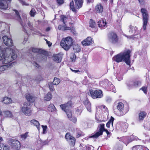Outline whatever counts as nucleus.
Returning a JSON list of instances; mask_svg holds the SVG:
<instances>
[{
  "label": "nucleus",
  "mask_w": 150,
  "mask_h": 150,
  "mask_svg": "<svg viewBox=\"0 0 150 150\" xmlns=\"http://www.w3.org/2000/svg\"><path fill=\"white\" fill-rule=\"evenodd\" d=\"M16 58L17 55L14 50L5 47L1 60L3 64H6L10 63Z\"/></svg>",
  "instance_id": "nucleus-1"
},
{
  "label": "nucleus",
  "mask_w": 150,
  "mask_h": 150,
  "mask_svg": "<svg viewBox=\"0 0 150 150\" xmlns=\"http://www.w3.org/2000/svg\"><path fill=\"white\" fill-rule=\"evenodd\" d=\"M130 52L131 51L128 50L115 56L113 58V60L118 63L123 60L127 65H129L130 64Z\"/></svg>",
  "instance_id": "nucleus-2"
},
{
  "label": "nucleus",
  "mask_w": 150,
  "mask_h": 150,
  "mask_svg": "<svg viewBox=\"0 0 150 150\" xmlns=\"http://www.w3.org/2000/svg\"><path fill=\"white\" fill-rule=\"evenodd\" d=\"M73 44L72 39L70 37L63 38L61 42L60 45L64 50H68Z\"/></svg>",
  "instance_id": "nucleus-3"
},
{
  "label": "nucleus",
  "mask_w": 150,
  "mask_h": 150,
  "mask_svg": "<svg viewBox=\"0 0 150 150\" xmlns=\"http://www.w3.org/2000/svg\"><path fill=\"white\" fill-rule=\"evenodd\" d=\"M71 104V102L69 101L65 104H62L60 105L61 108L66 112L69 118H71L72 117L71 111L70 110Z\"/></svg>",
  "instance_id": "nucleus-4"
},
{
  "label": "nucleus",
  "mask_w": 150,
  "mask_h": 150,
  "mask_svg": "<svg viewBox=\"0 0 150 150\" xmlns=\"http://www.w3.org/2000/svg\"><path fill=\"white\" fill-rule=\"evenodd\" d=\"M21 111L26 116L30 115L32 113V110L30 104L28 102L24 103L23 106L21 108Z\"/></svg>",
  "instance_id": "nucleus-5"
},
{
  "label": "nucleus",
  "mask_w": 150,
  "mask_h": 150,
  "mask_svg": "<svg viewBox=\"0 0 150 150\" xmlns=\"http://www.w3.org/2000/svg\"><path fill=\"white\" fill-rule=\"evenodd\" d=\"M116 108L117 110H119L118 115L120 116H122L125 115L128 111L129 109L126 110L124 108V104L121 102H119L116 104Z\"/></svg>",
  "instance_id": "nucleus-6"
},
{
  "label": "nucleus",
  "mask_w": 150,
  "mask_h": 150,
  "mask_svg": "<svg viewBox=\"0 0 150 150\" xmlns=\"http://www.w3.org/2000/svg\"><path fill=\"white\" fill-rule=\"evenodd\" d=\"M141 12L142 14L143 20V28L144 30L146 29V26L148 23L149 16L146 10L144 8L141 9Z\"/></svg>",
  "instance_id": "nucleus-7"
},
{
  "label": "nucleus",
  "mask_w": 150,
  "mask_h": 150,
  "mask_svg": "<svg viewBox=\"0 0 150 150\" xmlns=\"http://www.w3.org/2000/svg\"><path fill=\"white\" fill-rule=\"evenodd\" d=\"M105 124H100L98 127V131L96 132L93 135L90 136L89 138H98L99 136L102 135L103 132L105 130V129L104 128Z\"/></svg>",
  "instance_id": "nucleus-8"
},
{
  "label": "nucleus",
  "mask_w": 150,
  "mask_h": 150,
  "mask_svg": "<svg viewBox=\"0 0 150 150\" xmlns=\"http://www.w3.org/2000/svg\"><path fill=\"white\" fill-rule=\"evenodd\" d=\"M88 94L94 99L100 98L103 96L102 91L100 90H90L88 93Z\"/></svg>",
  "instance_id": "nucleus-9"
},
{
  "label": "nucleus",
  "mask_w": 150,
  "mask_h": 150,
  "mask_svg": "<svg viewBox=\"0 0 150 150\" xmlns=\"http://www.w3.org/2000/svg\"><path fill=\"white\" fill-rule=\"evenodd\" d=\"M109 41L113 44H115L118 41V38L116 34L113 32L109 33L108 35Z\"/></svg>",
  "instance_id": "nucleus-10"
},
{
  "label": "nucleus",
  "mask_w": 150,
  "mask_h": 150,
  "mask_svg": "<svg viewBox=\"0 0 150 150\" xmlns=\"http://www.w3.org/2000/svg\"><path fill=\"white\" fill-rule=\"evenodd\" d=\"M3 39L4 43L8 46H11L13 45V42L12 39L8 38L7 36L3 37Z\"/></svg>",
  "instance_id": "nucleus-11"
},
{
  "label": "nucleus",
  "mask_w": 150,
  "mask_h": 150,
  "mask_svg": "<svg viewBox=\"0 0 150 150\" xmlns=\"http://www.w3.org/2000/svg\"><path fill=\"white\" fill-rule=\"evenodd\" d=\"M11 146L13 148L18 149L21 147L20 142L17 140L12 139L11 140Z\"/></svg>",
  "instance_id": "nucleus-12"
},
{
  "label": "nucleus",
  "mask_w": 150,
  "mask_h": 150,
  "mask_svg": "<svg viewBox=\"0 0 150 150\" xmlns=\"http://www.w3.org/2000/svg\"><path fill=\"white\" fill-rule=\"evenodd\" d=\"M65 138L67 140L71 141L70 144L74 146L75 143V139L74 137L71 136L69 133H67L65 136Z\"/></svg>",
  "instance_id": "nucleus-13"
},
{
  "label": "nucleus",
  "mask_w": 150,
  "mask_h": 150,
  "mask_svg": "<svg viewBox=\"0 0 150 150\" xmlns=\"http://www.w3.org/2000/svg\"><path fill=\"white\" fill-rule=\"evenodd\" d=\"M93 42L92 39L91 37L87 38L83 41L81 42V43L84 46H88L91 45Z\"/></svg>",
  "instance_id": "nucleus-14"
},
{
  "label": "nucleus",
  "mask_w": 150,
  "mask_h": 150,
  "mask_svg": "<svg viewBox=\"0 0 150 150\" xmlns=\"http://www.w3.org/2000/svg\"><path fill=\"white\" fill-rule=\"evenodd\" d=\"M25 97L27 100L31 103L34 102L37 99L33 95L30 94H26Z\"/></svg>",
  "instance_id": "nucleus-15"
},
{
  "label": "nucleus",
  "mask_w": 150,
  "mask_h": 150,
  "mask_svg": "<svg viewBox=\"0 0 150 150\" xmlns=\"http://www.w3.org/2000/svg\"><path fill=\"white\" fill-rule=\"evenodd\" d=\"M8 7L7 2L5 0H0V9H6Z\"/></svg>",
  "instance_id": "nucleus-16"
},
{
  "label": "nucleus",
  "mask_w": 150,
  "mask_h": 150,
  "mask_svg": "<svg viewBox=\"0 0 150 150\" xmlns=\"http://www.w3.org/2000/svg\"><path fill=\"white\" fill-rule=\"evenodd\" d=\"M62 58V55L59 54L54 55L53 56V60L57 63L60 62L61 61Z\"/></svg>",
  "instance_id": "nucleus-17"
},
{
  "label": "nucleus",
  "mask_w": 150,
  "mask_h": 150,
  "mask_svg": "<svg viewBox=\"0 0 150 150\" xmlns=\"http://www.w3.org/2000/svg\"><path fill=\"white\" fill-rule=\"evenodd\" d=\"M75 2V6L76 8H80L82 6L83 0H74Z\"/></svg>",
  "instance_id": "nucleus-18"
},
{
  "label": "nucleus",
  "mask_w": 150,
  "mask_h": 150,
  "mask_svg": "<svg viewBox=\"0 0 150 150\" xmlns=\"http://www.w3.org/2000/svg\"><path fill=\"white\" fill-rule=\"evenodd\" d=\"M84 104L86 105L88 110L91 112V104L88 99H86L83 101Z\"/></svg>",
  "instance_id": "nucleus-19"
},
{
  "label": "nucleus",
  "mask_w": 150,
  "mask_h": 150,
  "mask_svg": "<svg viewBox=\"0 0 150 150\" xmlns=\"http://www.w3.org/2000/svg\"><path fill=\"white\" fill-rule=\"evenodd\" d=\"M96 10L98 13H102L103 11V6L101 4H98L96 6Z\"/></svg>",
  "instance_id": "nucleus-20"
},
{
  "label": "nucleus",
  "mask_w": 150,
  "mask_h": 150,
  "mask_svg": "<svg viewBox=\"0 0 150 150\" xmlns=\"http://www.w3.org/2000/svg\"><path fill=\"white\" fill-rule=\"evenodd\" d=\"M129 27L130 30H129V32L131 34H134V35H135L137 34L138 33L137 30V28L131 26H130Z\"/></svg>",
  "instance_id": "nucleus-21"
},
{
  "label": "nucleus",
  "mask_w": 150,
  "mask_h": 150,
  "mask_svg": "<svg viewBox=\"0 0 150 150\" xmlns=\"http://www.w3.org/2000/svg\"><path fill=\"white\" fill-rule=\"evenodd\" d=\"M4 116V117H9V118H13V116L12 112L8 110L4 111L3 112Z\"/></svg>",
  "instance_id": "nucleus-22"
},
{
  "label": "nucleus",
  "mask_w": 150,
  "mask_h": 150,
  "mask_svg": "<svg viewBox=\"0 0 150 150\" xmlns=\"http://www.w3.org/2000/svg\"><path fill=\"white\" fill-rule=\"evenodd\" d=\"M30 122L32 125L35 126L38 129H39L40 127V124L38 121L35 120H32Z\"/></svg>",
  "instance_id": "nucleus-23"
},
{
  "label": "nucleus",
  "mask_w": 150,
  "mask_h": 150,
  "mask_svg": "<svg viewBox=\"0 0 150 150\" xmlns=\"http://www.w3.org/2000/svg\"><path fill=\"white\" fill-rule=\"evenodd\" d=\"M119 124L120 125L121 129L123 131H125L127 127V123L123 122H120Z\"/></svg>",
  "instance_id": "nucleus-24"
},
{
  "label": "nucleus",
  "mask_w": 150,
  "mask_h": 150,
  "mask_svg": "<svg viewBox=\"0 0 150 150\" xmlns=\"http://www.w3.org/2000/svg\"><path fill=\"white\" fill-rule=\"evenodd\" d=\"M58 29L59 30H61L62 31H65L67 30H70L71 28L70 27H67L66 25H59L58 26Z\"/></svg>",
  "instance_id": "nucleus-25"
},
{
  "label": "nucleus",
  "mask_w": 150,
  "mask_h": 150,
  "mask_svg": "<svg viewBox=\"0 0 150 150\" xmlns=\"http://www.w3.org/2000/svg\"><path fill=\"white\" fill-rule=\"evenodd\" d=\"M73 47L74 52H78L80 51V47L78 45L75 44L73 45Z\"/></svg>",
  "instance_id": "nucleus-26"
},
{
  "label": "nucleus",
  "mask_w": 150,
  "mask_h": 150,
  "mask_svg": "<svg viewBox=\"0 0 150 150\" xmlns=\"http://www.w3.org/2000/svg\"><path fill=\"white\" fill-rule=\"evenodd\" d=\"M2 101L5 104H8L11 103L12 100L11 98L6 97L3 98V100H2Z\"/></svg>",
  "instance_id": "nucleus-27"
},
{
  "label": "nucleus",
  "mask_w": 150,
  "mask_h": 150,
  "mask_svg": "<svg viewBox=\"0 0 150 150\" xmlns=\"http://www.w3.org/2000/svg\"><path fill=\"white\" fill-rule=\"evenodd\" d=\"M10 67V64L0 66V72H2L4 70H7Z\"/></svg>",
  "instance_id": "nucleus-28"
},
{
  "label": "nucleus",
  "mask_w": 150,
  "mask_h": 150,
  "mask_svg": "<svg viewBox=\"0 0 150 150\" xmlns=\"http://www.w3.org/2000/svg\"><path fill=\"white\" fill-rule=\"evenodd\" d=\"M60 17V21L63 22L64 25H66L67 22V17L64 15H61Z\"/></svg>",
  "instance_id": "nucleus-29"
},
{
  "label": "nucleus",
  "mask_w": 150,
  "mask_h": 150,
  "mask_svg": "<svg viewBox=\"0 0 150 150\" xmlns=\"http://www.w3.org/2000/svg\"><path fill=\"white\" fill-rule=\"evenodd\" d=\"M52 94L50 92H48L45 95L44 97V100L47 101L50 100L52 98Z\"/></svg>",
  "instance_id": "nucleus-30"
},
{
  "label": "nucleus",
  "mask_w": 150,
  "mask_h": 150,
  "mask_svg": "<svg viewBox=\"0 0 150 150\" xmlns=\"http://www.w3.org/2000/svg\"><path fill=\"white\" fill-rule=\"evenodd\" d=\"M106 24L105 20H101L99 21L98 22V25L99 27H105Z\"/></svg>",
  "instance_id": "nucleus-31"
},
{
  "label": "nucleus",
  "mask_w": 150,
  "mask_h": 150,
  "mask_svg": "<svg viewBox=\"0 0 150 150\" xmlns=\"http://www.w3.org/2000/svg\"><path fill=\"white\" fill-rule=\"evenodd\" d=\"M14 13L16 15L15 17V19L19 21V22H20L21 21V18L19 15V13L16 10H14Z\"/></svg>",
  "instance_id": "nucleus-32"
},
{
  "label": "nucleus",
  "mask_w": 150,
  "mask_h": 150,
  "mask_svg": "<svg viewBox=\"0 0 150 150\" xmlns=\"http://www.w3.org/2000/svg\"><path fill=\"white\" fill-rule=\"evenodd\" d=\"M114 120V118L112 117H111L110 120L106 124V126L107 127L109 128L110 124H111L112 126H113V124Z\"/></svg>",
  "instance_id": "nucleus-33"
},
{
  "label": "nucleus",
  "mask_w": 150,
  "mask_h": 150,
  "mask_svg": "<svg viewBox=\"0 0 150 150\" xmlns=\"http://www.w3.org/2000/svg\"><path fill=\"white\" fill-rule=\"evenodd\" d=\"M146 113L144 111L142 112L139 114V118L140 120H142L146 117Z\"/></svg>",
  "instance_id": "nucleus-34"
},
{
  "label": "nucleus",
  "mask_w": 150,
  "mask_h": 150,
  "mask_svg": "<svg viewBox=\"0 0 150 150\" xmlns=\"http://www.w3.org/2000/svg\"><path fill=\"white\" fill-rule=\"evenodd\" d=\"M28 132H26L25 133L21 135H20V140H22L26 139L28 136Z\"/></svg>",
  "instance_id": "nucleus-35"
},
{
  "label": "nucleus",
  "mask_w": 150,
  "mask_h": 150,
  "mask_svg": "<svg viewBox=\"0 0 150 150\" xmlns=\"http://www.w3.org/2000/svg\"><path fill=\"white\" fill-rule=\"evenodd\" d=\"M48 110L50 112H52L55 110L56 108L53 104H50L48 107Z\"/></svg>",
  "instance_id": "nucleus-36"
},
{
  "label": "nucleus",
  "mask_w": 150,
  "mask_h": 150,
  "mask_svg": "<svg viewBox=\"0 0 150 150\" xmlns=\"http://www.w3.org/2000/svg\"><path fill=\"white\" fill-rule=\"evenodd\" d=\"M5 47L4 45L0 46V61L1 59L2 55L5 50Z\"/></svg>",
  "instance_id": "nucleus-37"
},
{
  "label": "nucleus",
  "mask_w": 150,
  "mask_h": 150,
  "mask_svg": "<svg viewBox=\"0 0 150 150\" xmlns=\"http://www.w3.org/2000/svg\"><path fill=\"white\" fill-rule=\"evenodd\" d=\"M70 58L72 62H75L76 58V55L74 53H71L70 54Z\"/></svg>",
  "instance_id": "nucleus-38"
},
{
  "label": "nucleus",
  "mask_w": 150,
  "mask_h": 150,
  "mask_svg": "<svg viewBox=\"0 0 150 150\" xmlns=\"http://www.w3.org/2000/svg\"><path fill=\"white\" fill-rule=\"evenodd\" d=\"M0 150H9V149L5 145L0 143Z\"/></svg>",
  "instance_id": "nucleus-39"
},
{
  "label": "nucleus",
  "mask_w": 150,
  "mask_h": 150,
  "mask_svg": "<svg viewBox=\"0 0 150 150\" xmlns=\"http://www.w3.org/2000/svg\"><path fill=\"white\" fill-rule=\"evenodd\" d=\"M89 24V26L93 28H95L96 26V24L95 22L92 20V19H90Z\"/></svg>",
  "instance_id": "nucleus-40"
},
{
  "label": "nucleus",
  "mask_w": 150,
  "mask_h": 150,
  "mask_svg": "<svg viewBox=\"0 0 150 150\" xmlns=\"http://www.w3.org/2000/svg\"><path fill=\"white\" fill-rule=\"evenodd\" d=\"M60 82L59 79L57 78H54L52 82L53 85H58Z\"/></svg>",
  "instance_id": "nucleus-41"
},
{
  "label": "nucleus",
  "mask_w": 150,
  "mask_h": 150,
  "mask_svg": "<svg viewBox=\"0 0 150 150\" xmlns=\"http://www.w3.org/2000/svg\"><path fill=\"white\" fill-rule=\"evenodd\" d=\"M70 7L73 11H75L76 10L75 8H76V7H74V2L73 1L70 2Z\"/></svg>",
  "instance_id": "nucleus-42"
},
{
  "label": "nucleus",
  "mask_w": 150,
  "mask_h": 150,
  "mask_svg": "<svg viewBox=\"0 0 150 150\" xmlns=\"http://www.w3.org/2000/svg\"><path fill=\"white\" fill-rule=\"evenodd\" d=\"M36 13L35 9L34 8L31 9L30 12V14L31 16H34Z\"/></svg>",
  "instance_id": "nucleus-43"
},
{
  "label": "nucleus",
  "mask_w": 150,
  "mask_h": 150,
  "mask_svg": "<svg viewBox=\"0 0 150 150\" xmlns=\"http://www.w3.org/2000/svg\"><path fill=\"white\" fill-rule=\"evenodd\" d=\"M109 84L111 85L110 91L114 93H115L116 91L113 85L111 84V83L110 82H109Z\"/></svg>",
  "instance_id": "nucleus-44"
},
{
  "label": "nucleus",
  "mask_w": 150,
  "mask_h": 150,
  "mask_svg": "<svg viewBox=\"0 0 150 150\" xmlns=\"http://www.w3.org/2000/svg\"><path fill=\"white\" fill-rule=\"evenodd\" d=\"M53 85V84L52 83H50L49 85V88L50 90L51 91H53L54 90Z\"/></svg>",
  "instance_id": "nucleus-45"
},
{
  "label": "nucleus",
  "mask_w": 150,
  "mask_h": 150,
  "mask_svg": "<svg viewBox=\"0 0 150 150\" xmlns=\"http://www.w3.org/2000/svg\"><path fill=\"white\" fill-rule=\"evenodd\" d=\"M141 84V82L139 81H137L133 83L134 86L135 87L140 85Z\"/></svg>",
  "instance_id": "nucleus-46"
},
{
  "label": "nucleus",
  "mask_w": 150,
  "mask_h": 150,
  "mask_svg": "<svg viewBox=\"0 0 150 150\" xmlns=\"http://www.w3.org/2000/svg\"><path fill=\"white\" fill-rule=\"evenodd\" d=\"M69 118L70 120L72 121L74 123H76L77 121V119L74 117H71V118Z\"/></svg>",
  "instance_id": "nucleus-47"
},
{
  "label": "nucleus",
  "mask_w": 150,
  "mask_h": 150,
  "mask_svg": "<svg viewBox=\"0 0 150 150\" xmlns=\"http://www.w3.org/2000/svg\"><path fill=\"white\" fill-rule=\"evenodd\" d=\"M32 51L34 52H39L40 50L37 48H33L32 49Z\"/></svg>",
  "instance_id": "nucleus-48"
},
{
  "label": "nucleus",
  "mask_w": 150,
  "mask_h": 150,
  "mask_svg": "<svg viewBox=\"0 0 150 150\" xmlns=\"http://www.w3.org/2000/svg\"><path fill=\"white\" fill-rule=\"evenodd\" d=\"M76 112L77 114L80 115L82 112V110L80 108H78L76 110Z\"/></svg>",
  "instance_id": "nucleus-49"
},
{
  "label": "nucleus",
  "mask_w": 150,
  "mask_h": 150,
  "mask_svg": "<svg viewBox=\"0 0 150 150\" xmlns=\"http://www.w3.org/2000/svg\"><path fill=\"white\" fill-rule=\"evenodd\" d=\"M42 128L43 129V133H45L46 132V129H47V126L46 125H45V126L42 125Z\"/></svg>",
  "instance_id": "nucleus-50"
},
{
  "label": "nucleus",
  "mask_w": 150,
  "mask_h": 150,
  "mask_svg": "<svg viewBox=\"0 0 150 150\" xmlns=\"http://www.w3.org/2000/svg\"><path fill=\"white\" fill-rule=\"evenodd\" d=\"M146 89L147 87H143L142 88L140 89V90H142L145 93H146Z\"/></svg>",
  "instance_id": "nucleus-51"
},
{
  "label": "nucleus",
  "mask_w": 150,
  "mask_h": 150,
  "mask_svg": "<svg viewBox=\"0 0 150 150\" xmlns=\"http://www.w3.org/2000/svg\"><path fill=\"white\" fill-rule=\"evenodd\" d=\"M40 56L41 57V59L42 60L46 59V56L42 54H40Z\"/></svg>",
  "instance_id": "nucleus-52"
},
{
  "label": "nucleus",
  "mask_w": 150,
  "mask_h": 150,
  "mask_svg": "<svg viewBox=\"0 0 150 150\" xmlns=\"http://www.w3.org/2000/svg\"><path fill=\"white\" fill-rule=\"evenodd\" d=\"M28 24L30 29L31 30H33V28L32 27V23H30V22H28Z\"/></svg>",
  "instance_id": "nucleus-53"
},
{
  "label": "nucleus",
  "mask_w": 150,
  "mask_h": 150,
  "mask_svg": "<svg viewBox=\"0 0 150 150\" xmlns=\"http://www.w3.org/2000/svg\"><path fill=\"white\" fill-rule=\"evenodd\" d=\"M57 2L58 4H61L63 3V0H57Z\"/></svg>",
  "instance_id": "nucleus-54"
},
{
  "label": "nucleus",
  "mask_w": 150,
  "mask_h": 150,
  "mask_svg": "<svg viewBox=\"0 0 150 150\" xmlns=\"http://www.w3.org/2000/svg\"><path fill=\"white\" fill-rule=\"evenodd\" d=\"M105 120H97V122L98 123H100V122H105Z\"/></svg>",
  "instance_id": "nucleus-55"
},
{
  "label": "nucleus",
  "mask_w": 150,
  "mask_h": 150,
  "mask_svg": "<svg viewBox=\"0 0 150 150\" xmlns=\"http://www.w3.org/2000/svg\"><path fill=\"white\" fill-rule=\"evenodd\" d=\"M139 3L140 4H143L144 3V0H138Z\"/></svg>",
  "instance_id": "nucleus-56"
},
{
  "label": "nucleus",
  "mask_w": 150,
  "mask_h": 150,
  "mask_svg": "<svg viewBox=\"0 0 150 150\" xmlns=\"http://www.w3.org/2000/svg\"><path fill=\"white\" fill-rule=\"evenodd\" d=\"M46 43L49 46H50L52 45V43L50 41H47Z\"/></svg>",
  "instance_id": "nucleus-57"
},
{
  "label": "nucleus",
  "mask_w": 150,
  "mask_h": 150,
  "mask_svg": "<svg viewBox=\"0 0 150 150\" xmlns=\"http://www.w3.org/2000/svg\"><path fill=\"white\" fill-rule=\"evenodd\" d=\"M104 131H105L106 132L107 135H108L110 134V132H108V131L107 129H105V130Z\"/></svg>",
  "instance_id": "nucleus-58"
},
{
  "label": "nucleus",
  "mask_w": 150,
  "mask_h": 150,
  "mask_svg": "<svg viewBox=\"0 0 150 150\" xmlns=\"http://www.w3.org/2000/svg\"><path fill=\"white\" fill-rule=\"evenodd\" d=\"M34 65L38 68L39 67V65L36 62H35Z\"/></svg>",
  "instance_id": "nucleus-59"
},
{
  "label": "nucleus",
  "mask_w": 150,
  "mask_h": 150,
  "mask_svg": "<svg viewBox=\"0 0 150 150\" xmlns=\"http://www.w3.org/2000/svg\"><path fill=\"white\" fill-rule=\"evenodd\" d=\"M21 3L23 5H28L27 4H26V2H25V1H22L21 2Z\"/></svg>",
  "instance_id": "nucleus-60"
},
{
  "label": "nucleus",
  "mask_w": 150,
  "mask_h": 150,
  "mask_svg": "<svg viewBox=\"0 0 150 150\" xmlns=\"http://www.w3.org/2000/svg\"><path fill=\"white\" fill-rule=\"evenodd\" d=\"M106 100V101L108 102H110V101L111 100V99L110 98H107Z\"/></svg>",
  "instance_id": "nucleus-61"
},
{
  "label": "nucleus",
  "mask_w": 150,
  "mask_h": 150,
  "mask_svg": "<svg viewBox=\"0 0 150 150\" xmlns=\"http://www.w3.org/2000/svg\"><path fill=\"white\" fill-rule=\"evenodd\" d=\"M81 134H78L76 135V137L77 138H79V137L80 136H81Z\"/></svg>",
  "instance_id": "nucleus-62"
},
{
  "label": "nucleus",
  "mask_w": 150,
  "mask_h": 150,
  "mask_svg": "<svg viewBox=\"0 0 150 150\" xmlns=\"http://www.w3.org/2000/svg\"><path fill=\"white\" fill-rule=\"evenodd\" d=\"M74 72L75 73H79L80 72V71L79 70H74Z\"/></svg>",
  "instance_id": "nucleus-63"
},
{
  "label": "nucleus",
  "mask_w": 150,
  "mask_h": 150,
  "mask_svg": "<svg viewBox=\"0 0 150 150\" xmlns=\"http://www.w3.org/2000/svg\"><path fill=\"white\" fill-rule=\"evenodd\" d=\"M50 30V27L47 28L46 29V31H49Z\"/></svg>",
  "instance_id": "nucleus-64"
}]
</instances>
